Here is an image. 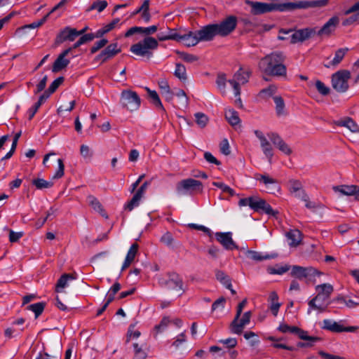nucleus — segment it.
<instances>
[{
  "label": "nucleus",
  "instance_id": "obj_12",
  "mask_svg": "<svg viewBox=\"0 0 359 359\" xmlns=\"http://www.w3.org/2000/svg\"><path fill=\"white\" fill-rule=\"evenodd\" d=\"M121 52V49L118 47V44L117 43H112L107 46L98 55H97L94 60L102 64L113 58Z\"/></svg>",
  "mask_w": 359,
  "mask_h": 359
},
{
  "label": "nucleus",
  "instance_id": "obj_3",
  "mask_svg": "<svg viewBox=\"0 0 359 359\" xmlns=\"http://www.w3.org/2000/svg\"><path fill=\"white\" fill-rule=\"evenodd\" d=\"M158 30L157 25H151L148 27H139L140 34H144L147 36L130 47V51L137 56L150 60L153 57V51L158 47V41L150 35Z\"/></svg>",
  "mask_w": 359,
  "mask_h": 359
},
{
  "label": "nucleus",
  "instance_id": "obj_59",
  "mask_svg": "<svg viewBox=\"0 0 359 359\" xmlns=\"http://www.w3.org/2000/svg\"><path fill=\"white\" fill-rule=\"evenodd\" d=\"M226 83V75L224 74H219L217 77L216 83L217 85L218 88L220 90H225Z\"/></svg>",
  "mask_w": 359,
  "mask_h": 359
},
{
  "label": "nucleus",
  "instance_id": "obj_10",
  "mask_svg": "<svg viewBox=\"0 0 359 359\" xmlns=\"http://www.w3.org/2000/svg\"><path fill=\"white\" fill-rule=\"evenodd\" d=\"M158 283L161 287L170 290L184 291L182 278L175 272L168 273L166 277L159 279Z\"/></svg>",
  "mask_w": 359,
  "mask_h": 359
},
{
  "label": "nucleus",
  "instance_id": "obj_16",
  "mask_svg": "<svg viewBox=\"0 0 359 359\" xmlns=\"http://www.w3.org/2000/svg\"><path fill=\"white\" fill-rule=\"evenodd\" d=\"M339 19L337 16H333L318 31L316 34L318 36H330L336 29Z\"/></svg>",
  "mask_w": 359,
  "mask_h": 359
},
{
  "label": "nucleus",
  "instance_id": "obj_24",
  "mask_svg": "<svg viewBox=\"0 0 359 359\" xmlns=\"http://www.w3.org/2000/svg\"><path fill=\"white\" fill-rule=\"evenodd\" d=\"M88 201L89 203V205L95 211L99 212L100 215L104 217H108V215L105 210L104 209L102 205L96 197L90 195L88 197Z\"/></svg>",
  "mask_w": 359,
  "mask_h": 359
},
{
  "label": "nucleus",
  "instance_id": "obj_32",
  "mask_svg": "<svg viewBox=\"0 0 359 359\" xmlns=\"http://www.w3.org/2000/svg\"><path fill=\"white\" fill-rule=\"evenodd\" d=\"M70 62V60L67 58H62V57H57V59L53 64L52 72L57 73L67 67Z\"/></svg>",
  "mask_w": 359,
  "mask_h": 359
},
{
  "label": "nucleus",
  "instance_id": "obj_22",
  "mask_svg": "<svg viewBox=\"0 0 359 359\" xmlns=\"http://www.w3.org/2000/svg\"><path fill=\"white\" fill-rule=\"evenodd\" d=\"M286 236L290 247H297L302 239V234L299 229H292L287 232Z\"/></svg>",
  "mask_w": 359,
  "mask_h": 359
},
{
  "label": "nucleus",
  "instance_id": "obj_43",
  "mask_svg": "<svg viewBox=\"0 0 359 359\" xmlns=\"http://www.w3.org/2000/svg\"><path fill=\"white\" fill-rule=\"evenodd\" d=\"M290 191L291 193L295 194L297 197L301 198L303 197V194H306L304 190L302 189L301 183L297 180L291 182Z\"/></svg>",
  "mask_w": 359,
  "mask_h": 359
},
{
  "label": "nucleus",
  "instance_id": "obj_62",
  "mask_svg": "<svg viewBox=\"0 0 359 359\" xmlns=\"http://www.w3.org/2000/svg\"><path fill=\"white\" fill-rule=\"evenodd\" d=\"M169 323V318L168 317H163L161 320L160 323L155 326L154 329L156 330L157 333L161 332L167 327Z\"/></svg>",
  "mask_w": 359,
  "mask_h": 359
},
{
  "label": "nucleus",
  "instance_id": "obj_33",
  "mask_svg": "<svg viewBox=\"0 0 359 359\" xmlns=\"http://www.w3.org/2000/svg\"><path fill=\"white\" fill-rule=\"evenodd\" d=\"M246 256L249 259L257 261V262H261L266 259H270L271 258H273L272 255H263L261 252L253 251V250H248L246 252Z\"/></svg>",
  "mask_w": 359,
  "mask_h": 359
},
{
  "label": "nucleus",
  "instance_id": "obj_51",
  "mask_svg": "<svg viewBox=\"0 0 359 359\" xmlns=\"http://www.w3.org/2000/svg\"><path fill=\"white\" fill-rule=\"evenodd\" d=\"M260 142L264 154L268 158H271L273 156V151L269 142L267 140L266 138H265L264 140H262V142Z\"/></svg>",
  "mask_w": 359,
  "mask_h": 359
},
{
  "label": "nucleus",
  "instance_id": "obj_60",
  "mask_svg": "<svg viewBox=\"0 0 359 359\" xmlns=\"http://www.w3.org/2000/svg\"><path fill=\"white\" fill-rule=\"evenodd\" d=\"M57 163H58V168H57V171L55 172V175H53V179H59V178H61L64 175L65 165H64L62 159L58 158Z\"/></svg>",
  "mask_w": 359,
  "mask_h": 359
},
{
  "label": "nucleus",
  "instance_id": "obj_11",
  "mask_svg": "<svg viewBox=\"0 0 359 359\" xmlns=\"http://www.w3.org/2000/svg\"><path fill=\"white\" fill-rule=\"evenodd\" d=\"M250 78V72L244 71L242 67L234 74L233 79L228 81L229 83L232 86L236 97L240 96L241 88L240 84H245L248 82Z\"/></svg>",
  "mask_w": 359,
  "mask_h": 359
},
{
  "label": "nucleus",
  "instance_id": "obj_25",
  "mask_svg": "<svg viewBox=\"0 0 359 359\" xmlns=\"http://www.w3.org/2000/svg\"><path fill=\"white\" fill-rule=\"evenodd\" d=\"M334 191L341 193L344 196H354L356 191L359 190V186L357 185H339L333 187Z\"/></svg>",
  "mask_w": 359,
  "mask_h": 359
},
{
  "label": "nucleus",
  "instance_id": "obj_29",
  "mask_svg": "<svg viewBox=\"0 0 359 359\" xmlns=\"http://www.w3.org/2000/svg\"><path fill=\"white\" fill-rule=\"evenodd\" d=\"M75 278H76L71 273L62 274L57 281L56 286H55V291L57 292H61L62 289H63L67 286V282L69 280H74Z\"/></svg>",
  "mask_w": 359,
  "mask_h": 359
},
{
  "label": "nucleus",
  "instance_id": "obj_4",
  "mask_svg": "<svg viewBox=\"0 0 359 359\" xmlns=\"http://www.w3.org/2000/svg\"><path fill=\"white\" fill-rule=\"evenodd\" d=\"M286 56L282 51H274L262 57L259 62V69L268 76H285L287 68L284 65Z\"/></svg>",
  "mask_w": 359,
  "mask_h": 359
},
{
  "label": "nucleus",
  "instance_id": "obj_53",
  "mask_svg": "<svg viewBox=\"0 0 359 359\" xmlns=\"http://www.w3.org/2000/svg\"><path fill=\"white\" fill-rule=\"evenodd\" d=\"M273 100L276 104V113L278 116H280L283 114V109L285 108L284 100L280 96L273 97Z\"/></svg>",
  "mask_w": 359,
  "mask_h": 359
},
{
  "label": "nucleus",
  "instance_id": "obj_41",
  "mask_svg": "<svg viewBox=\"0 0 359 359\" xmlns=\"http://www.w3.org/2000/svg\"><path fill=\"white\" fill-rule=\"evenodd\" d=\"M283 338L277 339L275 337H269L268 340L271 341H273L274 343L272 344V346L276 348H283L291 351H296L297 348L292 346H287L285 344L280 343V341H282Z\"/></svg>",
  "mask_w": 359,
  "mask_h": 359
},
{
  "label": "nucleus",
  "instance_id": "obj_8",
  "mask_svg": "<svg viewBox=\"0 0 359 359\" xmlns=\"http://www.w3.org/2000/svg\"><path fill=\"white\" fill-rule=\"evenodd\" d=\"M120 103L123 108L134 111L140 108L141 99L135 91L123 90L121 93Z\"/></svg>",
  "mask_w": 359,
  "mask_h": 359
},
{
  "label": "nucleus",
  "instance_id": "obj_50",
  "mask_svg": "<svg viewBox=\"0 0 359 359\" xmlns=\"http://www.w3.org/2000/svg\"><path fill=\"white\" fill-rule=\"evenodd\" d=\"M290 269V266L289 265H284V266H276L275 267H273V268H269L268 269V272L270 273V274H278V275H282L284 273L288 271Z\"/></svg>",
  "mask_w": 359,
  "mask_h": 359
},
{
  "label": "nucleus",
  "instance_id": "obj_26",
  "mask_svg": "<svg viewBox=\"0 0 359 359\" xmlns=\"http://www.w3.org/2000/svg\"><path fill=\"white\" fill-rule=\"evenodd\" d=\"M323 325L321 327L323 330H326L330 331L332 332H335V333L343 332V329H342L343 325L339 324L338 323H337L335 321H333L330 319H325L323 321Z\"/></svg>",
  "mask_w": 359,
  "mask_h": 359
},
{
  "label": "nucleus",
  "instance_id": "obj_30",
  "mask_svg": "<svg viewBox=\"0 0 359 359\" xmlns=\"http://www.w3.org/2000/svg\"><path fill=\"white\" fill-rule=\"evenodd\" d=\"M48 97H49L44 93L39 96L38 101L28 110L29 120H32L33 118L39 107Z\"/></svg>",
  "mask_w": 359,
  "mask_h": 359
},
{
  "label": "nucleus",
  "instance_id": "obj_44",
  "mask_svg": "<svg viewBox=\"0 0 359 359\" xmlns=\"http://www.w3.org/2000/svg\"><path fill=\"white\" fill-rule=\"evenodd\" d=\"M302 200L305 202V206L308 209H310L313 211H316L318 210H321L324 208L320 203L311 201L307 194H303Z\"/></svg>",
  "mask_w": 359,
  "mask_h": 359
},
{
  "label": "nucleus",
  "instance_id": "obj_7",
  "mask_svg": "<svg viewBox=\"0 0 359 359\" xmlns=\"http://www.w3.org/2000/svg\"><path fill=\"white\" fill-rule=\"evenodd\" d=\"M323 272L312 266L304 267L299 265H293L291 266L290 276L299 280L307 279V280L316 283V277L320 276Z\"/></svg>",
  "mask_w": 359,
  "mask_h": 359
},
{
  "label": "nucleus",
  "instance_id": "obj_56",
  "mask_svg": "<svg viewBox=\"0 0 359 359\" xmlns=\"http://www.w3.org/2000/svg\"><path fill=\"white\" fill-rule=\"evenodd\" d=\"M316 88L319 93L322 95H327L330 93V89L326 86L323 82L320 80L316 81Z\"/></svg>",
  "mask_w": 359,
  "mask_h": 359
},
{
  "label": "nucleus",
  "instance_id": "obj_36",
  "mask_svg": "<svg viewBox=\"0 0 359 359\" xmlns=\"http://www.w3.org/2000/svg\"><path fill=\"white\" fill-rule=\"evenodd\" d=\"M32 184L37 189L42 190L44 189L51 188L53 186V182L45 180L42 178H35L32 180Z\"/></svg>",
  "mask_w": 359,
  "mask_h": 359
},
{
  "label": "nucleus",
  "instance_id": "obj_45",
  "mask_svg": "<svg viewBox=\"0 0 359 359\" xmlns=\"http://www.w3.org/2000/svg\"><path fill=\"white\" fill-rule=\"evenodd\" d=\"M175 53L183 61L186 62L192 63L198 60V57L195 55L180 50H176Z\"/></svg>",
  "mask_w": 359,
  "mask_h": 359
},
{
  "label": "nucleus",
  "instance_id": "obj_57",
  "mask_svg": "<svg viewBox=\"0 0 359 359\" xmlns=\"http://www.w3.org/2000/svg\"><path fill=\"white\" fill-rule=\"evenodd\" d=\"M107 43L108 40L107 39H102L100 41H96L90 48V53H95L100 49L104 48Z\"/></svg>",
  "mask_w": 359,
  "mask_h": 359
},
{
  "label": "nucleus",
  "instance_id": "obj_20",
  "mask_svg": "<svg viewBox=\"0 0 359 359\" xmlns=\"http://www.w3.org/2000/svg\"><path fill=\"white\" fill-rule=\"evenodd\" d=\"M251 311L244 313L240 322H237L231 329V332L233 334H241L243 330L245 325H248L250 321Z\"/></svg>",
  "mask_w": 359,
  "mask_h": 359
},
{
  "label": "nucleus",
  "instance_id": "obj_35",
  "mask_svg": "<svg viewBox=\"0 0 359 359\" xmlns=\"http://www.w3.org/2000/svg\"><path fill=\"white\" fill-rule=\"evenodd\" d=\"M304 335H306V339H302V340L307 341L306 342H298L297 346L299 348H306L311 347L314 345L316 342L320 341L321 338L318 337H311L308 335V332L304 330Z\"/></svg>",
  "mask_w": 359,
  "mask_h": 359
},
{
  "label": "nucleus",
  "instance_id": "obj_58",
  "mask_svg": "<svg viewBox=\"0 0 359 359\" xmlns=\"http://www.w3.org/2000/svg\"><path fill=\"white\" fill-rule=\"evenodd\" d=\"M107 6V2L104 0L103 1H96L93 3L90 6V9H96L98 12H102L104 11Z\"/></svg>",
  "mask_w": 359,
  "mask_h": 359
},
{
  "label": "nucleus",
  "instance_id": "obj_54",
  "mask_svg": "<svg viewBox=\"0 0 359 359\" xmlns=\"http://www.w3.org/2000/svg\"><path fill=\"white\" fill-rule=\"evenodd\" d=\"M212 185L222 189L224 193H228L231 196L235 194L234 190L223 182H213Z\"/></svg>",
  "mask_w": 359,
  "mask_h": 359
},
{
  "label": "nucleus",
  "instance_id": "obj_18",
  "mask_svg": "<svg viewBox=\"0 0 359 359\" xmlns=\"http://www.w3.org/2000/svg\"><path fill=\"white\" fill-rule=\"evenodd\" d=\"M358 4L359 1L354 4L348 9L345 11V15H348L350 13L355 12L357 13L344 20L342 22L343 26H349L355 23H359V6H358Z\"/></svg>",
  "mask_w": 359,
  "mask_h": 359
},
{
  "label": "nucleus",
  "instance_id": "obj_21",
  "mask_svg": "<svg viewBox=\"0 0 359 359\" xmlns=\"http://www.w3.org/2000/svg\"><path fill=\"white\" fill-rule=\"evenodd\" d=\"M278 330L283 333L290 332L295 334L299 339H306V335H304V330L297 326H290L287 324L281 323Z\"/></svg>",
  "mask_w": 359,
  "mask_h": 359
},
{
  "label": "nucleus",
  "instance_id": "obj_46",
  "mask_svg": "<svg viewBox=\"0 0 359 359\" xmlns=\"http://www.w3.org/2000/svg\"><path fill=\"white\" fill-rule=\"evenodd\" d=\"M133 346L134 348L133 359H146L147 358V353L142 349V346H140L137 343H134Z\"/></svg>",
  "mask_w": 359,
  "mask_h": 359
},
{
  "label": "nucleus",
  "instance_id": "obj_63",
  "mask_svg": "<svg viewBox=\"0 0 359 359\" xmlns=\"http://www.w3.org/2000/svg\"><path fill=\"white\" fill-rule=\"evenodd\" d=\"M138 248H139V245L136 243L132 244L129 250L128 251V253H127L126 257L133 261L135 259V257L137 252Z\"/></svg>",
  "mask_w": 359,
  "mask_h": 359
},
{
  "label": "nucleus",
  "instance_id": "obj_61",
  "mask_svg": "<svg viewBox=\"0 0 359 359\" xmlns=\"http://www.w3.org/2000/svg\"><path fill=\"white\" fill-rule=\"evenodd\" d=\"M160 241L168 247H170L174 242V238L171 233L168 231L161 236Z\"/></svg>",
  "mask_w": 359,
  "mask_h": 359
},
{
  "label": "nucleus",
  "instance_id": "obj_52",
  "mask_svg": "<svg viewBox=\"0 0 359 359\" xmlns=\"http://www.w3.org/2000/svg\"><path fill=\"white\" fill-rule=\"evenodd\" d=\"M135 327V324H130L127 332L126 335V343H128L131 338L137 339L138 338L141 333L138 330H134V328Z\"/></svg>",
  "mask_w": 359,
  "mask_h": 359
},
{
  "label": "nucleus",
  "instance_id": "obj_37",
  "mask_svg": "<svg viewBox=\"0 0 359 359\" xmlns=\"http://www.w3.org/2000/svg\"><path fill=\"white\" fill-rule=\"evenodd\" d=\"M174 75L181 81L185 82L187 79L185 66L181 63H176Z\"/></svg>",
  "mask_w": 359,
  "mask_h": 359
},
{
  "label": "nucleus",
  "instance_id": "obj_31",
  "mask_svg": "<svg viewBox=\"0 0 359 359\" xmlns=\"http://www.w3.org/2000/svg\"><path fill=\"white\" fill-rule=\"evenodd\" d=\"M269 301L271 302L270 309L274 316H276L280 306L278 302V296L274 291L271 292L269 297Z\"/></svg>",
  "mask_w": 359,
  "mask_h": 359
},
{
  "label": "nucleus",
  "instance_id": "obj_19",
  "mask_svg": "<svg viewBox=\"0 0 359 359\" xmlns=\"http://www.w3.org/2000/svg\"><path fill=\"white\" fill-rule=\"evenodd\" d=\"M149 0H144L142 4L130 13V17H133L139 13H141V17L145 22H149L151 20V15L149 13Z\"/></svg>",
  "mask_w": 359,
  "mask_h": 359
},
{
  "label": "nucleus",
  "instance_id": "obj_27",
  "mask_svg": "<svg viewBox=\"0 0 359 359\" xmlns=\"http://www.w3.org/2000/svg\"><path fill=\"white\" fill-rule=\"evenodd\" d=\"M348 51V48H339L338 50H336V52L334 53V57L332 59V60H331L329 62V64L325 65V67L329 68L331 66L334 67V66L338 65L342 61V60L344 59L345 55L346 54V53Z\"/></svg>",
  "mask_w": 359,
  "mask_h": 359
},
{
  "label": "nucleus",
  "instance_id": "obj_55",
  "mask_svg": "<svg viewBox=\"0 0 359 359\" xmlns=\"http://www.w3.org/2000/svg\"><path fill=\"white\" fill-rule=\"evenodd\" d=\"M195 117H196V123L201 128H204L207 125L208 121V118L205 114L198 112V113L195 114Z\"/></svg>",
  "mask_w": 359,
  "mask_h": 359
},
{
  "label": "nucleus",
  "instance_id": "obj_15",
  "mask_svg": "<svg viewBox=\"0 0 359 359\" xmlns=\"http://www.w3.org/2000/svg\"><path fill=\"white\" fill-rule=\"evenodd\" d=\"M76 29L70 27H65L56 36L55 45L58 46L66 41H73L76 37Z\"/></svg>",
  "mask_w": 359,
  "mask_h": 359
},
{
  "label": "nucleus",
  "instance_id": "obj_49",
  "mask_svg": "<svg viewBox=\"0 0 359 359\" xmlns=\"http://www.w3.org/2000/svg\"><path fill=\"white\" fill-rule=\"evenodd\" d=\"M5 230L8 231V238L11 243L18 242L25 234L23 231H14L7 227L5 228Z\"/></svg>",
  "mask_w": 359,
  "mask_h": 359
},
{
  "label": "nucleus",
  "instance_id": "obj_34",
  "mask_svg": "<svg viewBox=\"0 0 359 359\" xmlns=\"http://www.w3.org/2000/svg\"><path fill=\"white\" fill-rule=\"evenodd\" d=\"M316 290L318 293L324 295L327 299L330 298L331 294L334 291L333 286L330 283H323L316 286Z\"/></svg>",
  "mask_w": 359,
  "mask_h": 359
},
{
  "label": "nucleus",
  "instance_id": "obj_5",
  "mask_svg": "<svg viewBox=\"0 0 359 359\" xmlns=\"http://www.w3.org/2000/svg\"><path fill=\"white\" fill-rule=\"evenodd\" d=\"M240 206H249L250 209L257 212L266 213L270 217H273L278 223L282 222V215L278 211L272 208L264 199L256 196H252L248 198H241L238 201Z\"/></svg>",
  "mask_w": 359,
  "mask_h": 359
},
{
  "label": "nucleus",
  "instance_id": "obj_39",
  "mask_svg": "<svg viewBox=\"0 0 359 359\" xmlns=\"http://www.w3.org/2000/svg\"><path fill=\"white\" fill-rule=\"evenodd\" d=\"M46 303L43 302H37L27 306V309L34 313L35 318H37L43 311Z\"/></svg>",
  "mask_w": 359,
  "mask_h": 359
},
{
  "label": "nucleus",
  "instance_id": "obj_23",
  "mask_svg": "<svg viewBox=\"0 0 359 359\" xmlns=\"http://www.w3.org/2000/svg\"><path fill=\"white\" fill-rule=\"evenodd\" d=\"M144 89L148 93V98L149 99L150 102L155 106L156 108L160 109L163 111H165V109L163 105L160 100V97L156 93V90H152L148 87H145Z\"/></svg>",
  "mask_w": 359,
  "mask_h": 359
},
{
  "label": "nucleus",
  "instance_id": "obj_14",
  "mask_svg": "<svg viewBox=\"0 0 359 359\" xmlns=\"http://www.w3.org/2000/svg\"><path fill=\"white\" fill-rule=\"evenodd\" d=\"M215 238L227 250L238 248V245L232 239L231 232H217L215 233Z\"/></svg>",
  "mask_w": 359,
  "mask_h": 359
},
{
  "label": "nucleus",
  "instance_id": "obj_38",
  "mask_svg": "<svg viewBox=\"0 0 359 359\" xmlns=\"http://www.w3.org/2000/svg\"><path fill=\"white\" fill-rule=\"evenodd\" d=\"M339 126H344L348 128L351 132H358L359 131V126L356 124V123L349 117H346L343 120L339 121Z\"/></svg>",
  "mask_w": 359,
  "mask_h": 359
},
{
  "label": "nucleus",
  "instance_id": "obj_47",
  "mask_svg": "<svg viewBox=\"0 0 359 359\" xmlns=\"http://www.w3.org/2000/svg\"><path fill=\"white\" fill-rule=\"evenodd\" d=\"M141 199V197L135 194L133 198L125 204L124 208L128 211H131L140 205Z\"/></svg>",
  "mask_w": 359,
  "mask_h": 359
},
{
  "label": "nucleus",
  "instance_id": "obj_13",
  "mask_svg": "<svg viewBox=\"0 0 359 359\" xmlns=\"http://www.w3.org/2000/svg\"><path fill=\"white\" fill-rule=\"evenodd\" d=\"M316 33V28H304L295 30L290 36V43L295 44L299 42H303L315 35Z\"/></svg>",
  "mask_w": 359,
  "mask_h": 359
},
{
  "label": "nucleus",
  "instance_id": "obj_48",
  "mask_svg": "<svg viewBox=\"0 0 359 359\" xmlns=\"http://www.w3.org/2000/svg\"><path fill=\"white\" fill-rule=\"evenodd\" d=\"M277 90V88L275 85H270L269 87L261 90L259 93V95L262 98H268L273 95Z\"/></svg>",
  "mask_w": 359,
  "mask_h": 359
},
{
  "label": "nucleus",
  "instance_id": "obj_64",
  "mask_svg": "<svg viewBox=\"0 0 359 359\" xmlns=\"http://www.w3.org/2000/svg\"><path fill=\"white\" fill-rule=\"evenodd\" d=\"M269 137L272 143L276 147H279L282 143H284V140L277 133H272L269 135Z\"/></svg>",
  "mask_w": 359,
  "mask_h": 359
},
{
  "label": "nucleus",
  "instance_id": "obj_6",
  "mask_svg": "<svg viewBox=\"0 0 359 359\" xmlns=\"http://www.w3.org/2000/svg\"><path fill=\"white\" fill-rule=\"evenodd\" d=\"M176 192L179 196H192L201 194L203 191V185L199 180L187 178L180 180L176 184Z\"/></svg>",
  "mask_w": 359,
  "mask_h": 359
},
{
  "label": "nucleus",
  "instance_id": "obj_40",
  "mask_svg": "<svg viewBox=\"0 0 359 359\" xmlns=\"http://www.w3.org/2000/svg\"><path fill=\"white\" fill-rule=\"evenodd\" d=\"M215 276L217 280H219L226 288L231 287V280L229 276H227L222 271H217Z\"/></svg>",
  "mask_w": 359,
  "mask_h": 359
},
{
  "label": "nucleus",
  "instance_id": "obj_2",
  "mask_svg": "<svg viewBox=\"0 0 359 359\" xmlns=\"http://www.w3.org/2000/svg\"><path fill=\"white\" fill-rule=\"evenodd\" d=\"M237 18L229 15L219 23L208 24L196 31L200 41H211L216 36L225 37L232 33L237 26Z\"/></svg>",
  "mask_w": 359,
  "mask_h": 359
},
{
  "label": "nucleus",
  "instance_id": "obj_17",
  "mask_svg": "<svg viewBox=\"0 0 359 359\" xmlns=\"http://www.w3.org/2000/svg\"><path fill=\"white\" fill-rule=\"evenodd\" d=\"M176 41L182 42L187 47L194 46L199 43L196 31H189L183 34H177Z\"/></svg>",
  "mask_w": 359,
  "mask_h": 359
},
{
  "label": "nucleus",
  "instance_id": "obj_28",
  "mask_svg": "<svg viewBox=\"0 0 359 359\" xmlns=\"http://www.w3.org/2000/svg\"><path fill=\"white\" fill-rule=\"evenodd\" d=\"M225 118L232 126H236L241 123L238 113L233 109H229L225 111Z\"/></svg>",
  "mask_w": 359,
  "mask_h": 359
},
{
  "label": "nucleus",
  "instance_id": "obj_1",
  "mask_svg": "<svg viewBox=\"0 0 359 359\" xmlns=\"http://www.w3.org/2000/svg\"><path fill=\"white\" fill-rule=\"evenodd\" d=\"M330 0L299 1L282 4L264 3L245 0V4L251 7L250 13L259 15L267 13L278 11L286 12L296 9H307L309 8H321L327 6Z\"/></svg>",
  "mask_w": 359,
  "mask_h": 359
},
{
  "label": "nucleus",
  "instance_id": "obj_42",
  "mask_svg": "<svg viewBox=\"0 0 359 359\" xmlns=\"http://www.w3.org/2000/svg\"><path fill=\"white\" fill-rule=\"evenodd\" d=\"M64 81L65 78L63 76H59L50 83L48 88L43 93L50 97L51 94L56 91V90L64 82Z\"/></svg>",
  "mask_w": 359,
  "mask_h": 359
},
{
  "label": "nucleus",
  "instance_id": "obj_9",
  "mask_svg": "<svg viewBox=\"0 0 359 359\" xmlns=\"http://www.w3.org/2000/svg\"><path fill=\"white\" fill-rule=\"evenodd\" d=\"M351 78V72L348 70H339L332 76V86L339 93H345L348 90V80Z\"/></svg>",
  "mask_w": 359,
  "mask_h": 359
}]
</instances>
